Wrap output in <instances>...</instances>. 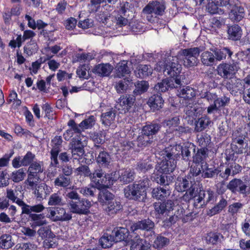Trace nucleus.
Returning a JSON list of instances; mask_svg holds the SVG:
<instances>
[{
    "label": "nucleus",
    "instance_id": "9",
    "mask_svg": "<svg viewBox=\"0 0 250 250\" xmlns=\"http://www.w3.org/2000/svg\"><path fill=\"white\" fill-rule=\"evenodd\" d=\"M228 188L232 194L238 193L246 196L250 194V180L246 182L240 178H234L228 183Z\"/></svg>",
    "mask_w": 250,
    "mask_h": 250
},
{
    "label": "nucleus",
    "instance_id": "41",
    "mask_svg": "<svg viewBox=\"0 0 250 250\" xmlns=\"http://www.w3.org/2000/svg\"><path fill=\"white\" fill-rule=\"evenodd\" d=\"M211 123V120L207 115L202 116L195 123V130L201 132L206 129Z\"/></svg>",
    "mask_w": 250,
    "mask_h": 250
},
{
    "label": "nucleus",
    "instance_id": "21",
    "mask_svg": "<svg viewBox=\"0 0 250 250\" xmlns=\"http://www.w3.org/2000/svg\"><path fill=\"white\" fill-rule=\"evenodd\" d=\"M95 121V117L93 115H90L78 125L75 123L74 120L70 119L67 123V125L71 127L75 133L81 134L84 129L92 127L94 125Z\"/></svg>",
    "mask_w": 250,
    "mask_h": 250
},
{
    "label": "nucleus",
    "instance_id": "20",
    "mask_svg": "<svg viewBox=\"0 0 250 250\" xmlns=\"http://www.w3.org/2000/svg\"><path fill=\"white\" fill-rule=\"evenodd\" d=\"M72 157L73 159L79 160L84 154V145L80 136H77L71 140L69 144Z\"/></svg>",
    "mask_w": 250,
    "mask_h": 250
},
{
    "label": "nucleus",
    "instance_id": "15",
    "mask_svg": "<svg viewBox=\"0 0 250 250\" xmlns=\"http://www.w3.org/2000/svg\"><path fill=\"white\" fill-rule=\"evenodd\" d=\"M129 3L127 1L120 2L117 9L113 12V16L115 18L116 24L120 27L127 24L128 20L126 17L127 10H129Z\"/></svg>",
    "mask_w": 250,
    "mask_h": 250
},
{
    "label": "nucleus",
    "instance_id": "61",
    "mask_svg": "<svg viewBox=\"0 0 250 250\" xmlns=\"http://www.w3.org/2000/svg\"><path fill=\"white\" fill-rule=\"evenodd\" d=\"M244 207V204L241 202H234L229 205L228 207V212L232 216H236Z\"/></svg>",
    "mask_w": 250,
    "mask_h": 250
},
{
    "label": "nucleus",
    "instance_id": "30",
    "mask_svg": "<svg viewBox=\"0 0 250 250\" xmlns=\"http://www.w3.org/2000/svg\"><path fill=\"white\" fill-rule=\"evenodd\" d=\"M154 227V223L149 219H145L133 224L130 228L134 231L138 229L152 231Z\"/></svg>",
    "mask_w": 250,
    "mask_h": 250
},
{
    "label": "nucleus",
    "instance_id": "58",
    "mask_svg": "<svg viewBox=\"0 0 250 250\" xmlns=\"http://www.w3.org/2000/svg\"><path fill=\"white\" fill-rule=\"evenodd\" d=\"M97 188L95 185L90 184L88 187L81 188L80 192L84 196L87 197H94L96 196V193Z\"/></svg>",
    "mask_w": 250,
    "mask_h": 250
},
{
    "label": "nucleus",
    "instance_id": "59",
    "mask_svg": "<svg viewBox=\"0 0 250 250\" xmlns=\"http://www.w3.org/2000/svg\"><path fill=\"white\" fill-rule=\"evenodd\" d=\"M169 243V240L168 238L162 235H159L154 241L153 247L156 249L160 250L168 245Z\"/></svg>",
    "mask_w": 250,
    "mask_h": 250
},
{
    "label": "nucleus",
    "instance_id": "22",
    "mask_svg": "<svg viewBox=\"0 0 250 250\" xmlns=\"http://www.w3.org/2000/svg\"><path fill=\"white\" fill-rule=\"evenodd\" d=\"M238 66L237 62L232 63H222L217 67V73L224 79L231 78V76L238 71Z\"/></svg>",
    "mask_w": 250,
    "mask_h": 250
},
{
    "label": "nucleus",
    "instance_id": "64",
    "mask_svg": "<svg viewBox=\"0 0 250 250\" xmlns=\"http://www.w3.org/2000/svg\"><path fill=\"white\" fill-rule=\"evenodd\" d=\"M210 141V137L207 133L202 134L200 137L198 138L199 145L202 148H208L207 146L209 145Z\"/></svg>",
    "mask_w": 250,
    "mask_h": 250
},
{
    "label": "nucleus",
    "instance_id": "8",
    "mask_svg": "<svg viewBox=\"0 0 250 250\" xmlns=\"http://www.w3.org/2000/svg\"><path fill=\"white\" fill-rule=\"evenodd\" d=\"M196 146L192 143L187 142L176 144L170 149L177 159L181 155L183 160L188 161L191 158V153L196 152Z\"/></svg>",
    "mask_w": 250,
    "mask_h": 250
},
{
    "label": "nucleus",
    "instance_id": "35",
    "mask_svg": "<svg viewBox=\"0 0 250 250\" xmlns=\"http://www.w3.org/2000/svg\"><path fill=\"white\" fill-rule=\"evenodd\" d=\"M228 34L229 39L234 41H238L241 38L242 30L238 24H233L229 27Z\"/></svg>",
    "mask_w": 250,
    "mask_h": 250
},
{
    "label": "nucleus",
    "instance_id": "27",
    "mask_svg": "<svg viewBox=\"0 0 250 250\" xmlns=\"http://www.w3.org/2000/svg\"><path fill=\"white\" fill-rule=\"evenodd\" d=\"M107 188H103L99 190L98 196V200L103 208L109 204L113 199H115V195L110 192Z\"/></svg>",
    "mask_w": 250,
    "mask_h": 250
},
{
    "label": "nucleus",
    "instance_id": "42",
    "mask_svg": "<svg viewBox=\"0 0 250 250\" xmlns=\"http://www.w3.org/2000/svg\"><path fill=\"white\" fill-rule=\"evenodd\" d=\"M64 204L62 194L58 191L52 194L48 201V205L50 206H62Z\"/></svg>",
    "mask_w": 250,
    "mask_h": 250
},
{
    "label": "nucleus",
    "instance_id": "36",
    "mask_svg": "<svg viewBox=\"0 0 250 250\" xmlns=\"http://www.w3.org/2000/svg\"><path fill=\"white\" fill-rule=\"evenodd\" d=\"M177 95L179 97L183 98L185 101H189L192 100L195 97L196 91L189 86H184Z\"/></svg>",
    "mask_w": 250,
    "mask_h": 250
},
{
    "label": "nucleus",
    "instance_id": "17",
    "mask_svg": "<svg viewBox=\"0 0 250 250\" xmlns=\"http://www.w3.org/2000/svg\"><path fill=\"white\" fill-rule=\"evenodd\" d=\"M91 206V203L89 201L81 198L76 202H69L71 212L78 214L87 215L90 212L89 208Z\"/></svg>",
    "mask_w": 250,
    "mask_h": 250
},
{
    "label": "nucleus",
    "instance_id": "60",
    "mask_svg": "<svg viewBox=\"0 0 250 250\" xmlns=\"http://www.w3.org/2000/svg\"><path fill=\"white\" fill-rule=\"evenodd\" d=\"M135 173L130 169L124 171L120 176V180L125 184L131 182L134 180Z\"/></svg>",
    "mask_w": 250,
    "mask_h": 250
},
{
    "label": "nucleus",
    "instance_id": "1",
    "mask_svg": "<svg viewBox=\"0 0 250 250\" xmlns=\"http://www.w3.org/2000/svg\"><path fill=\"white\" fill-rule=\"evenodd\" d=\"M164 154V159L156 166L157 172L155 174L154 179L161 186H166L169 185L167 175L174 170L177 159L168 148H166Z\"/></svg>",
    "mask_w": 250,
    "mask_h": 250
},
{
    "label": "nucleus",
    "instance_id": "18",
    "mask_svg": "<svg viewBox=\"0 0 250 250\" xmlns=\"http://www.w3.org/2000/svg\"><path fill=\"white\" fill-rule=\"evenodd\" d=\"M52 148L50 150V165L57 167L59 164L58 157L61 151L62 140L60 136H56L52 139Z\"/></svg>",
    "mask_w": 250,
    "mask_h": 250
},
{
    "label": "nucleus",
    "instance_id": "57",
    "mask_svg": "<svg viewBox=\"0 0 250 250\" xmlns=\"http://www.w3.org/2000/svg\"><path fill=\"white\" fill-rule=\"evenodd\" d=\"M115 113L111 109L109 111L103 113L101 116V120L103 125L109 126L115 119Z\"/></svg>",
    "mask_w": 250,
    "mask_h": 250
},
{
    "label": "nucleus",
    "instance_id": "4",
    "mask_svg": "<svg viewBox=\"0 0 250 250\" xmlns=\"http://www.w3.org/2000/svg\"><path fill=\"white\" fill-rule=\"evenodd\" d=\"M113 172L106 173L101 168L94 170L90 177L91 182L96 186L98 189L103 188H108L113 185L116 181L113 177Z\"/></svg>",
    "mask_w": 250,
    "mask_h": 250
},
{
    "label": "nucleus",
    "instance_id": "7",
    "mask_svg": "<svg viewBox=\"0 0 250 250\" xmlns=\"http://www.w3.org/2000/svg\"><path fill=\"white\" fill-rule=\"evenodd\" d=\"M43 170V162L39 160L35 161L28 167L27 178L25 183L31 187L36 186L40 179L41 174Z\"/></svg>",
    "mask_w": 250,
    "mask_h": 250
},
{
    "label": "nucleus",
    "instance_id": "6",
    "mask_svg": "<svg viewBox=\"0 0 250 250\" xmlns=\"http://www.w3.org/2000/svg\"><path fill=\"white\" fill-rule=\"evenodd\" d=\"M142 186L136 183L129 184L124 189L125 197L129 200L138 202H145L146 198V192Z\"/></svg>",
    "mask_w": 250,
    "mask_h": 250
},
{
    "label": "nucleus",
    "instance_id": "49",
    "mask_svg": "<svg viewBox=\"0 0 250 250\" xmlns=\"http://www.w3.org/2000/svg\"><path fill=\"white\" fill-rule=\"evenodd\" d=\"M201 60L204 65L212 66L215 63L216 59L213 53L205 51L201 55Z\"/></svg>",
    "mask_w": 250,
    "mask_h": 250
},
{
    "label": "nucleus",
    "instance_id": "44",
    "mask_svg": "<svg viewBox=\"0 0 250 250\" xmlns=\"http://www.w3.org/2000/svg\"><path fill=\"white\" fill-rule=\"evenodd\" d=\"M169 194L167 190L164 187H158L153 188L151 195L153 198L161 201L165 200V198Z\"/></svg>",
    "mask_w": 250,
    "mask_h": 250
},
{
    "label": "nucleus",
    "instance_id": "5",
    "mask_svg": "<svg viewBox=\"0 0 250 250\" xmlns=\"http://www.w3.org/2000/svg\"><path fill=\"white\" fill-rule=\"evenodd\" d=\"M136 107L135 96L128 94L121 95L115 105V108L121 114L133 113Z\"/></svg>",
    "mask_w": 250,
    "mask_h": 250
},
{
    "label": "nucleus",
    "instance_id": "26",
    "mask_svg": "<svg viewBox=\"0 0 250 250\" xmlns=\"http://www.w3.org/2000/svg\"><path fill=\"white\" fill-rule=\"evenodd\" d=\"M164 103L162 94L160 93L152 94L148 99L147 104L153 112L161 109Z\"/></svg>",
    "mask_w": 250,
    "mask_h": 250
},
{
    "label": "nucleus",
    "instance_id": "32",
    "mask_svg": "<svg viewBox=\"0 0 250 250\" xmlns=\"http://www.w3.org/2000/svg\"><path fill=\"white\" fill-rule=\"evenodd\" d=\"M28 215V219L32 222L31 226L34 228L41 227L47 223L44 213L26 214Z\"/></svg>",
    "mask_w": 250,
    "mask_h": 250
},
{
    "label": "nucleus",
    "instance_id": "25",
    "mask_svg": "<svg viewBox=\"0 0 250 250\" xmlns=\"http://www.w3.org/2000/svg\"><path fill=\"white\" fill-rule=\"evenodd\" d=\"M230 9L229 15L232 21L238 22L244 17L245 15V9L240 3L230 4Z\"/></svg>",
    "mask_w": 250,
    "mask_h": 250
},
{
    "label": "nucleus",
    "instance_id": "3",
    "mask_svg": "<svg viewBox=\"0 0 250 250\" xmlns=\"http://www.w3.org/2000/svg\"><path fill=\"white\" fill-rule=\"evenodd\" d=\"M185 193L181 197L182 201L187 203H189L190 201H193V205L196 208H200L204 207L205 204V190L198 188L196 185L192 184L190 182V186L186 191Z\"/></svg>",
    "mask_w": 250,
    "mask_h": 250
},
{
    "label": "nucleus",
    "instance_id": "52",
    "mask_svg": "<svg viewBox=\"0 0 250 250\" xmlns=\"http://www.w3.org/2000/svg\"><path fill=\"white\" fill-rule=\"evenodd\" d=\"M128 86L129 80L127 78H125L116 82L114 87L118 93L123 94L126 92Z\"/></svg>",
    "mask_w": 250,
    "mask_h": 250
},
{
    "label": "nucleus",
    "instance_id": "29",
    "mask_svg": "<svg viewBox=\"0 0 250 250\" xmlns=\"http://www.w3.org/2000/svg\"><path fill=\"white\" fill-rule=\"evenodd\" d=\"M210 50L214 54L216 61H221L226 59V57L230 58L232 55V52L227 47H213Z\"/></svg>",
    "mask_w": 250,
    "mask_h": 250
},
{
    "label": "nucleus",
    "instance_id": "46",
    "mask_svg": "<svg viewBox=\"0 0 250 250\" xmlns=\"http://www.w3.org/2000/svg\"><path fill=\"white\" fill-rule=\"evenodd\" d=\"M136 73L137 77L143 79L151 75L152 73V69L150 65L141 64L139 66Z\"/></svg>",
    "mask_w": 250,
    "mask_h": 250
},
{
    "label": "nucleus",
    "instance_id": "51",
    "mask_svg": "<svg viewBox=\"0 0 250 250\" xmlns=\"http://www.w3.org/2000/svg\"><path fill=\"white\" fill-rule=\"evenodd\" d=\"M223 235L219 232H210L207 234L206 238V242L208 244L217 245L221 242Z\"/></svg>",
    "mask_w": 250,
    "mask_h": 250
},
{
    "label": "nucleus",
    "instance_id": "16",
    "mask_svg": "<svg viewBox=\"0 0 250 250\" xmlns=\"http://www.w3.org/2000/svg\"><path fill=\"white\" fill-rule=\"evenodd\" d=\"M155 214L157 218H161L165 214H167L170 211L174 209V201L168 199L161 202H155L153 204Z\"/></svg>",
    "mask_w": 250,
    "mask_h": 250
},
{
    "label": "nucleus",
    "instance_id": "12",
    "mask_svg": "<svg viewBox=\"0 0 250 250\" xmlns=\"http://www.w3.org/2000/svg\"><path fill=\"white\" fill-rule=\"evenodd\" d=\"M200 52L198 47L181 49L180 55L183 61L184 65L188 68L197 65Z\"/></svg>",
    "mask_w": 250,
    "mask_h": 250
},
{
    "label": "nucleus",
    "instance_id": "40",
    "mask_svg": "<svg viewBox=\"0 0 250 250\" xmlns=\"http://www.w3.org/2000/svg\"><path fill=\"white\" fill-rule=\"evenodd\" d=\"M244 138L242 137H237L232 139L231 148L237 154H241L244 149Z\"/></svg>",
    "mask_w": 250,
    "mask_h": 250
},
{
    "label": "nucleus",
    "instance_id": "2",
    "mask_svg": "<svg viewBox=\"0 0 250 250\" xmlns=\"http://www.w3.org/2000/svg\"><path fill=\"white\" fill-rule=\"evenodd\" d=\"M162 127L161 124L154 121L146 124L141 129H139V132L136 140L133 141V146L143 149L151 145L155 136L158 133Z\"/></svg>",
    "mask_w": 250,
    "mask_h": 250
},
{
    "label": "nucleus",
    "instance_id": "47",
    "mask_svg": "<svg viewBox=\"0 0 250 250\" xmlns=\"http://www.w3.org/2000/svg\"><path fill=\"white\" fill-rule=\"evenodd\" d=\"M135 88L133 90V95L135 97L146 92L149 87L148 83L146 81H138L135 84Z\"/></svg>",
    "mask_w": 250,
    "mask_h": 250
},
{
    "label": "nucleus",
    "instance_id": "10",
    "mask_svg": "<svg viewBox=\"0 0 250 250\" xmlns=\"http://www.w3.org/2000/svg\"><path fill=\"white\" fill-rule=\"evenodd\" d=\"M242 167L240 165H232L231 164H220L218 167L217 175L223 180L227 181L229 179L230 176H234L241 173Z\"/></svg>",
    "mask_w": 250,
    "mask_h": 250
},
{
    "label": "nucleus",
    "instance_id": "55",
    "mask_svg": "<svg viewBox=\"0 0 250 250\" xmlns=\"http://www.w3.org/2000/svg\"><path fill=\"white\" fill-rule=\"evenodd\" d=\"M42 113L44 114V118L52 120L56 118L55 111L48 103L43 104L42 106Z\"/></svg>",
    "mask_w": 250,
    "mask_h": 250
},
{
    "label": "nucleus",
    "instance_id": "53",
    "mask_svg": "<svg viewBox=\"0 0 250 250\" xmlns=\"http://www.w3.org/2000/svg\"><path fill=\"white\" fill-rule=\"evenodd\" d=\"M14 245L10 234H4L0 237V247L3 249H8Z\"/></svg>",
    "mask_w": 250,
    "mask_h": 250
},
{
    "label": "nucleus",
    "instance_id": "38",
    "mask_svg": "<svg viewBox=\"0 0 250 250\" xmlns=\"http://www.w3.org/2000/svg\"><path fill=\"white\" fill-rule=\"evenodd\" d=\"M130 72L126 61H121L117 64L115 68V74L117 77L121 78L129 74Z\"/></svg>",
    "mask_w": 250,
    "mask_h": 250
},
{
    "label": "nucleus",
    "instance_id": "48",
    "mask_svg": "<svg viewBox=\"0 0 250 250\" xmlns=\"http://www.w3.org/2000/svg\"><path fill=\"white\" fill-rule=\"evenodd\" d=\"M70 178L67 177L61 173L55 178L54 182V186L57 188H66L70 185Z\"/></svg>",
    "mask_w": 250,
    "mask_h": 250
},
{
    "label": "nucleus",
    "instance_id": "37",
    "mask_svg": "<svg viewBox=\"0 0 250 250\" xmlns=\"http://www.w3.org/2000/svg\"><path fill=\"white\" fill-rule=\"evenodd\" d=\"M39 49L38 44L35 40H31L27 42L23 47V53L26 57L36 54Z\"/></svg>",
    "mask_w": 250,
    "mask_h": 250
},
{
    "label": "nucleus",
    "instance_id": "28",
    "mask_svg": "<svg viewBox=\"0 0 250 250\" xmlns=\"http://www.w3.org/2000/svg\"><path fill=\"white\" fill-rule=\"evenodd\" d=\"M208 156V148H198L197 152L194 153L192 156V161L195 164L201 165V167L204 165H207V159Z\"/></svg>",
    "mask_w": 250,
    "mask_h": 250
},
{
    "label": "nucleus",
    "instance_id": "31",
    "mask_svg": "<svg viewBox=\"0 0 250 250\" xmlns=\"http://www.w3.org/2000/svg\"><path fill=\"white\" fill-rule=\"evenodd\" d=\"M112 238H114L115 242L126 241L129 232L127 229L124 227H116L112 230Z\"/></svg>",
    "mask_w": 250,
    "mask_h": 250
},
{
    "label": "nucleus",
    "instance_id": "24",
    "mask_svg": "<svg viewBox=\"0 0 250 250\" xmlns=\"http://www.w3.org/2000/svg\"><path fill=\"white\" fill-rule=\"evenodd\" d=\"M123 205L120 200L117 198L113 199L109 204L105 206L103 209L105 214L107 216L113 218L117 214L122 211Z\"/></svg>",
    "mask_w": 250,
    "mask_h": 250
},
{
    "label": "nucleus",
    "instance_id": "50",
    "mask_svg": "<svg viewBox=\"0 0 250 250\" xmlns=\"http://www.w3.org/2000/svg\"><path fill=\"white\" fill-rule=\"evenodd\" d=\"M153 165L146 160H143L138 162L136 166L135 169L139 173H145L152 169Z\"/></svg>",
    "mask_w": 250,
    "mask_h": 250
},
{
    "label": "nucleus",
    "instance_id": "54",
    "mask_svg": "<svg viewBox=\"0 0 250 250\" xmlns=\"http://www.w3.org/2000/svg\"><path fill=\"white\" fill-rule=\"evenodd\" d=\"M217 167H208V165H204V169L202 172L203 178H212L217 175Z\"/></svg>",
    "mask_w": 250,
    "mask_h": 250
},
{
    "label": "nucleus",
    "instance_id": "43",
    "mask_svg": "<svg viewBox=\"0 0 250 250\" xmlns=\"http://www.w3.org/2000/svg\"><path fill=\"white\" fill-rule=\"evenodd\" d=\"M72 214L70 212H66L63 208H57V215L54 219L55 221H68L72 219Z\"/></svg>",
    "mask_w": 250,
    "mask_h": 250
},
{
    "label": "nucleus",
    "instance_id": "14",
    "mask_svg": "<svg viewBox=\"0 0 250 250\" xmlns=\"http://www.w3.org/2000/svg\"><path fill=\"white\" fill-rule=\"evenodd\" d=\"M95 150V160L99 168H108L111 162V156L105 148L100 145L96 146Z\"/></svg>",
    "mask_w": 250,
    "mask_h": 250
},
{
    "label": "nucleus",
    "instance_id": "34",
    "mask_svg": "<svg viewBox=\"0 0 250 250\" xmlns=\"http://www.w3.org/2000/svg\"><path fill=\"white\" fill-rule=\"evenodd\" d=\"M189 177L191 178V176L189 175L184 177L180 176L177 177L175 183V189L178 192H184L190 187L191 181H189Z\"/></svg>",
    "mask_w": 250,
    "mask_h": 250
},
{
    "label": "nucleus",
    "instance_id": "33",
    "mask_svg": "<svg viewBox=\"0 0 250 250\" xmlns=\"http://www.w3.org/2000/svg\"><path fill=\"white\" fill-rule=\"evenodd\" d=\"M112 70V66L108 63H101L96 65L93 68L94 73L104 77L110 75Z\"/></svg>",
    "mask_w": 250,
    "mask_h": 250
},
{
    "label": "nucleus",
    "instance_id": "63",
    "mask_svg": "<svg viewBox=\"0 0 250 250\" xmlns=\"http://www.w3.org/2000/svg\"><path fill=\"white\" fill-rule=\"evenodd\" d=\"M183 212H185V210L183 208L180 207H178L177 212L174 214V215L176 217L181 219L183 223H186L188 221H191L192 220V216L191 213H189L188 214L184 215Z\"/></svg>",
    "mask_w": 250,
    "mask_h": 250
},
{
    "label": "nucleus",
    "instance_id": "62",
    "mask_svg": "<svg viewBox=\"0 0 250 250\" xmlns=\"http://www.w3.org/2000/svg\"><path fill=\"white\" fill-rule=\"evenodd\" d=\"M26 176L23 168H20L13 171L11 174V179L15 183H18L22 181Z\"/></svg>",
    "mask_w": 250,
    "mask_h": 250
},
{
    "label": "nucleus",
    "instance_id": "11",
    "mask_svg": "<svg viewBox=\"0 0 250 250\" xmlns=\"http://www.w3.org/2000/svg\"><path fill=\"white\" fill-rule=\"evenodd\" d=\"M242 167L240 165H232L231 164H220L218 167L217 175L223 180L227 181L229 179L230 176H234L241 173Z\"/></svg>",
    "mask_w": 250,
    "mask_h": 250
},
{
    "label": "nucleus",
    "instance_id": "45",
    "mask_svg": "<svg viewBox=\"0 0 250 250\" xmlns=\"http://www.w3.org/2000/svg\"><path fill=\"white\" fill-rule=\"evenodd\" d=\"M227 206V201L224 197H222L219 202L210 209L208 214L213 216L221 212Z\"/></svg>",
    "mask_w": 250,
    "mask_h": 250
},
{
    "label": "nucleus",
    "instance_id": "39",
    "mask_svg": "<svg viewBox=\"0 0 250 250\" xmlns=\"http://www.w3.org/2000/svg\"><path fill=\"white\" fill-rule=\"evenodd\" d=\"M175 87L174 84L172 81L168 79H164L161 82L158 83L154 86V89L157 91V93L165 92L168 90L169 88H173Z\"/></svg>",
    "mask_w": 250,
    "mask_h": 250
},
{
    "label": "nucleus",
    "instance_id": "56",
    "mask_svg": "<svg viewBox=\"0 0 250 250\" xmlns=\"http://www.w3.org/2000/svg\"><path fill=\"white\" fill-rule=\"evenodd\" d=\"M112 232L110 234L105 233L99 240V242L103 248H107L110 247L112 245V242H115L114 238L112 237Z\"/></svg>",
    "mask_w": 250,
    "mask_h": 250
},
{
    "label": "nucleus",
    "instance_id": "23",
    "mask_svg": "<svg viewBox=\"0 0 250 250\" xmlns=\"http://www.w3.org/2000/svg\"><path fill=\"white\" fill-rule=\"evenodd\" d=\"M224 84L230 93L235 94L237 93H244L245 85L243 80L236 78H229L224 81Z\"/></svg>",
    "mask_w": 250,
    "mask_h": 250
},
{
    "label": "nucleus",
    "instance_id": "13",
    "mask_svg": "<svg viewBox=\"0 0 250 250\" xmlns=\"http://www.w3.org/2000/svg\"><path fill=\"white\" fill-rule=\"evenodd\" d=\"M164 63L163 72L165 75L169 76L170 81L175 82L177 85H181L180 74L182 70L181 65L178 63L171 61L165 62Z\"/></svg>",
    "mask_w": 250,
    "mask_h": 250
},
{
    "label": "nucleus",
    "instance_id": "19",
    "mask_svg": "<svg viewBox=\"0 0 250 250\" xmlns=\"http://www.w3.org/2000/svg\"><path fill=\"white\" fill-rule=\"evenodd\" d=\"M166 9L165 0L150 1L144 8L143 11L146 14H154L156 16H163Z\"/></svg>",
    "mask_w": 250,
    "mask_h": 250
}]
</instances>
